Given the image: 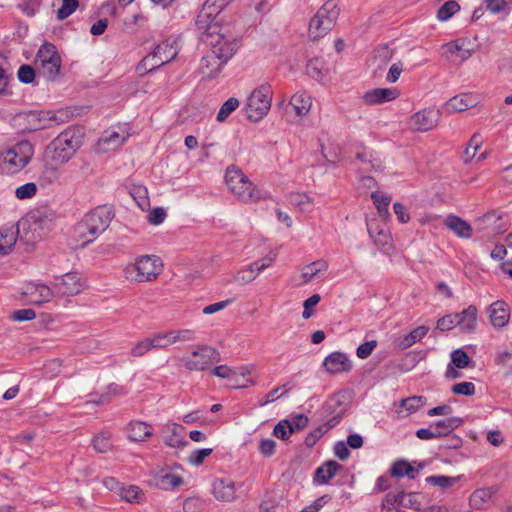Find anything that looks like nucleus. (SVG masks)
<instances>
[{
	"label": "nucleus",
	"mask_w": 512,
	"mask_h": 512,
	"mask_svg": "<svg viewBox=\"0 0 512 512\" xmlns=\"http://www.w3.org/2000/svg\"><path fill=\"white\" fill-rule=\"evenodd\" d=\"M114 217L112 207L103 205L87 213L74 227L75 237L83 244L93 242L110 225Z\"/></svg>",
	"instance_id": "f257e3e1"
},
{
	"label": "nucleus",
	"mask_w": 512,
	"mask_h": 512,
	"mask_svg": "<svg viewBox=\"0 0 512 512\" xmlns=\"http://www.w3.org/2000/svg\"><path fill=\"white\" fill-rule=\"evenodd\" d=\"M81 144V135L78 131L68 128L47 145L45 154L53 164L62 166L74 157Z\"/></svg>",
	"instance_id": "f03ea898"
},
{
	"label": "nucleus",
	"mask_w": 512,
	"mask_h": 512,
	"mask_svg": "<svg viewBox=\"0 0 512 512\" xmlns=\"http://www.w3.org/2000/svg\"><path fill=\"white\" fill-rule=\"evenodd\" d=\"M203 41L210 46V51L224 63H228L238 50L239 40L227 35L217 24L208 25Z\"/></svg>",
	"instance_id": "7ed1b4c3"
},
{
	"label": "nucleus",
	"mask_w": 512,
	"mask_h": 512,
	"mask_svg": "<svg viewBox=\"0 0 512 512\" xmlns=\"http://www.w3.org/2000/svg\"><path fill=\"white\" fill-rule=\"evenodd\" d=\"M339 15L340 8L335 0L325 2L309 22V39L318 41L326 36L336 24Z\"/></svg>",
	"instance_id": "20e7f679"
},
{
	"label": "nucleus",
	"mask_w": 512,
	"mask_h": 512,
	"mask_svg": "<svg viewBox=\"0 0 512 512\" xmlns=\"http://www.w3.org/2000/svg\"><path fill=\"white\" fill-rule=\"evenodd\" d=\"M33 154L29 141L18 142L0 155V169L6 174H15L26 167Z\"/></svg>",
	"instance_id": "39448f33"
},
{
	"label": "nucleus",
	"mask_w": 512,
	"mask_h": 512,
	"mask_svg": "<svg viewBox=\"0 0 512 512\" xmlns=\"http://www.w3.org/2000/svg\"><path fill=\"white\" fill-rule=\"evenodd\" d=\"M225 180L231 193L243 202H253L259 199V191L248 177L234 166L228 167Z\"/></svg>",
	"instance_id": "423d86ee"
},
{
	"label": "nucleus",
	"mask_w": 512,
	"mask_h": 512,
	"mask_svg": "<svg viewBox=\"0 0 512 512\" xmlns=\"http://www.w3.org/2000/svg\"><path fill=\"white\" fill-rule=\"evenodd\" d=\"M162 270V261L154 255L139 256L132 265L126 267V277L137 282L152 281Z\"/></svg>",
	"instance_id": "0eeeda50"
},
{
	"label": "nucleus",
	"mask_w": 512,
	"mask_h": 512,
	"mask_svg": "<svg viewBox=\"0 0 512 512\" xmlns=\"http://www.w3.org/2000/svg\"><path fill=\"white\" fill-rule=\"evenodd\" d=\"M272 95V88L268 84L256 88L247 99L245 106L247 118L253 122L263 119L271 108Z\"/></svg>",
	"instance_id": "6e6552de"
},
{
	"label": "nucleus",
	"mask_w": 512,
	"mask_h": 512,
	"mask_svg": "<svg viewBox=\"0 0 512 512\" xmlns=\"http://www.w3.org/2000/svg\"><path fill=\"white\" fill-rule=\"evenodd\" d=\"M177 54L178 51L172 44L162 42L139 62L136 71L141 76L150 73L175 59Z\"/></svg>",
	"instance_id": "1a4fd4ad"
},
{
	"label": "nucleus",
	"mask_w": 512,
	"mask_h": 512,
	"mask_svg": "<svg viewBox=\"0 0 512 512\" xmlns=\"http://www.w3.org/2000/svg\"><path fill=\"white\" fill-rule=\"evenodd\" d=\"M220 353L213 347L200 345L190 356L181 359L184 367L190 371H203L213 363L220 361Z\"/></svg>",
	"instance_id": "9d476101"
},
{
	"label": "nucleus",
	"mask_w": 512,
	"mask_h": 512,
	"mask_svg": "<svg viewBox=\"0 0 512 512\" xmlns=\"http://www.w3.org/2000/svg\"><path fill=\"white\" fill-rule=\"evenodd\" d=\"M440 118V110L432 108L423 109L410 117L409 126L414 131L426 132L436 127Z\"/></svg>",
	"instance_id": "9b49d317"
},
{
	"label": "nucleus",
	"mask_w": 512,
	"mask_h": 512,
	"mask_svg": "<svg viewBox=\"0 0 512 512\" xmlns=\"http://www.w3.org/2000/svg\"><path fill=\"white\" fill-rule=\"evenodd\" d=\"M19 117L25 122V129L28 131L50 128L51 123L58 120L57 115L51 111H28Z\"/></svg>",
	"instance_id": "f8f14e48"
},
{
	"label": "nucleus",
	"mask_w": 512,
	"mask_h": 512,
	"mask_svg": "<svg viewBox=\"0 0 512 512\" xmlns=\"http://www.w3.org/2000/svg\"><path fill=\"white\" fill-rule=\"evenodd\" d=\"M182 469L180 464L166 466L158 470L154 475V481L158 488L163 490H171L183 484V477L175 473L174 470Z\"/></svg>",
	"instance_id": "ddd939ff"
},
{
	"label": "nucleus",
	"mask_w": 512,
	"mask_h": 512,
	"mask_svg": "<svg viewBox=\"0 0 512 512\" xmlns=\"http://www.w3.org/2000/svg\"><path fill=\"white\" fill-rule=\"evenodd\" d=\"M355 158L362 164L364 172L380 171L383 168L379 154L362 143L356 147Z\"/></svg>",
	"instance_id": "4468645a"
},
{
	"label": "nucleus",
	"mask_w": 512,
	"mask_h": 512,
	"mask_svg": "<svg viewBox=\"0 0 512 512\" xmlns=\"http://www.w3.org/2000/svg\"><path fill=\"white\" fill-rule=\"evenodd\" d=\"M55 287L57 292L66 295L74 296L80 293L83 289V282L81 281L78 272H69L55 278Z\"/></svg>",
	"instance_id": "2eb2a0df"
},
{
	"label": "nucleus",
	"mask_w": 512,
	"mask_h": 512,
	"mask_svg": "<svg viewBox=\"0 0 512 512\" xmlns=\"http://www.w3.org/2000/svg\"><path fill=\"white\" fill-rule=\"evenodd\" d=\"M322 365L330 374L345 373L352 369V363L349 357L339 351L332 352L326 356Z\"/></svg>",
	"instance_id": "dca6fc26"
},
{
	"label": "nucleus",
	"mask_w": 512,
	"mask_h": 512,
	"mask_svg": "<svg viewBox=\"0 0 512 512\" xmlns=\"http://www.w3.org/2000/svg\"><path fill=\"white\" fill-rule=\"evenodd\" d=\"M23 295L29 298L33 305H41L49 302L53 298V290L42 283H28L25 286Z\"/></svg>",
	"instance_id": "f3484780"
},
{
	"label": "nucleus",
	"mask_w": 512,
	"mask_h": 512,
	"mask_svg": "<svg viewBox=\"0 0 512 512\" xmlns=\"http://www.w3.org/2000/svg\"><path fill=\"white\" fill-rule=\"evenodd\" d=\"M479 102L478 96L473 93H461L450 98L444 108L450 113L463 112L475 107Z\"/></svg>",
	"instance_id": "a211bd4d"
},
{
	"label": "nucleus",
	"mask_w": 512,
	"mask_h": 512,
	"mask_svg": "<svg viewBox=\"0 0 512 512\" xmlns=\"http://www.w3.org/2000/svg\"><path fill=\"white\" fill-rule=\"evenodd\" d=\"M185 432V427L180 424L170 423L165 425L163 428L164 443L173 448H183L188 444L185 439Z\"/></svg>",
	"instance_id": "6ab92c4d"
},
{
	"label": "nucleus",
	"mask_w": 512,
	"mask_h": 512,
	"mask_svg": "<svg viewBox=\"0 0 512 512\" xmlns=\"http://www.w3.org/2000/svg\"><path fill=\"white\" fill-rule=\"evenodd\" d=\"M226 65L210 50L202 57L200 61V73L204 78L212 79L217 77Z\"/></svg>",
	"instance_id": "aec40b11"
},
{
	"label": "nucleus",
	"mask_w": 512,
	"mask_h": 512,
	"mask_svg": "<svg viewBox=\"0 0 512 512\" xmlns=\"http://www.w3.org/2000/svg\"><path fill=\"white\" fill-rule=\"evenodd\" d=\"M399 96L395 88H374L366 91L362 99L367 105H378L390 102Z\"/></svg>",
	"instance_id": "412c9836"
},
{
	"label": "nucleus",
	"mask_w": 512,
	"mask_h": 512,
	"mask_svg": "<svg viewBox=\"0 0 512 512\" xmlns=\"http://www.w3.org/2000/svg\"><path fill=\"white\" fill-rule=\"evenodd\" d=\"M442 49L445 54H456L461 61H466L474 53V48L468 38H459L455 41L448 42L442 46Z\"/></svg>",
	"instance_id": "4be33fe9"
},
{
	"label": "nucleus",
	"mask_w": 512,
	"mask_h": 512,
	"mask_svg": "<svg viewBox=\"0 0 512 512\" xmlns=\"http://www.w3.org/2000/svg\"><path fill=\"white\" fill-rule=\"evenodd\" d=\"M214 497L222 502H231L236 499L235 483L230 479H216L212 485Z\"/></svg>",
	"instance_id": "5701e85b"
},
{
	"label": "nucleus",
	"mask_w": 512,
	"mask_h": 512,
	"mask_svg": "<svg viewBox=\"0 0 512 512\" xmlns=\"http://www.w3.org/2000/svg\"><path fill=\"white\" fill-rule=\"evenodd\" d=\"M489 317L494 327H504L510 318L509 305L504 301H495L489 307Z\"/></svg>",
	"instance_id": "b1692460"
},
{
	"label": "nucleus",
	"mask_w": 512,
	"mask_h": 512,
	"mask_svg": "<svg viewBox=\"0 0 512 512\" xmlns=\"http://www.w3.org/2000/svg\"><path fill=\"white\" fill-rule=\"evenodd\" d=\"M341 468L342 466L334 460L324 462L316 469L313 483L316 485L327 484Z\"/></svg>",
	"instance_id": "393cba45"
},
{
	"label": "nucleus",
	"mask_w": 512,
	"mask_h": 512,
	"mask_svg": "<svg viewBox=\"0 0 512 512\" xmlns=\"http://www.w3.org/2000/svg\"><path fill=\"white\" fill-rule=\"evenodd\" d=\"M477 308L474 305L468 306L463 311L456 313L457 317V326L461 329L462 332L472 333L475 331L477 326Z\"/></svg>",
	"instance_id": "a878e982"
},
{
	"label": "nucleus",
	"mask_w": 512,
	"mask_h": 512,
	"mask_svg": "<svg viewBox=\"0 0 512 512\" xmlns=\"http://www.w3.org/2000/svg\"><path fill=\"white\" fill-rule=\"evenodd\" d=\"M120 131L116 129L106 130L102 136L99 138L98 143L106 145V149H116L125 143L129 137V134L119 128Z\"/></svg>",
	"instance_id": "bb28decb"
},
{
	"label": "nucleus",
	"mask_w": 512,
	"mask_h": 512,
	"mask_svg": "<svg viewBox=\"0 0 512 512\" xmlns=\"http://www.w3.org/2000/svg\"><path fill=\"white\" fill-rule=\"evenodd\" d=\"M328 263L323 259L316 260L302 268L301 277L302 285L308 284L315 278L320 277L328 270Z\"/></svg>",
	"instance_id": "cd10ccee"
},
{
	"label": "nucleus",
	"mask_w": 512,
	"mask_h": 512,
	"mask_svg": "<svg viewBox=\"0 0 512 512\" xmlns=\"http://www.w3.org/2000/svg\"><path fill=\"white\" fill-rule=\"evenodd\" d=\"M444 223L447 228L453 231L458 237L470 238L472 236L471 225L458 216L449 215L446 217Z\"/></svg>",
	"instance_id": "c85d7f7f"
},
{
	"label": "nucleus",
	"mask_w": 512,
	"mask_h": 512,
	"mask_svg": "<svg viewBox=\"0 0 512 512\" xmlns=\"http://www.w3.org/2000/svg\"><path fill=\"white\" fill-rule=\"evenodd\" d=\"M423 468L422 464H419L418 469L414 468L407 460L400 459L395 461L391 468L390 473L394 477L407 476L410 479H414L419 473L420 469Z\"/></svg>",
	"instance_id": "c756f323"
},
{
	"label": "nucleus",
	"mask_w": 512,
	"mask_h": 512,
	"mask_svg": "<svg viewBox=\"0 0 512 512\" xmlns=\"http://www.w3.org/2000/svg\"><path fill=\"white\" fill-rule=\"evenodd\" d=\"M289 105L297 116H304L311 108V97L306 92H297L291 97Z\"/></svg>",
	"instance_id": "7c9ffc66"
},
{
	"label": "nucleus",
	"mask_w": 512,
	"mask_h": 512,
	"mask_svg": "<svg viewBox=\"0 0 512 512\" xmlns=\"http://www.w3.org/2000/svg\"><path fill=\"white\" fill-rule=\"evenodd\" d=\"M367 230L374 243L378 246H386L390 241V234L385 227H381L376 220L367 222Z\"/></svg>",
	"instance_id": "2f4dec72"
},
{
	"label": "nucleus",
	"mask_w": 512,
	"mask_h": 512,
	"mask_svg": "<svg viewBox=\"0 0 512 512\" xmlns=\"http://www.w3.org/2000/svg\"><path fill=\"white\" fill-rule=\"evenodd\" d=\"M463 420L459 417H449L447 419L438 420L431 424L435 433L439 434V438L450 435L456 428L461 426Z\"/></svg>",
	"instance_id": "473e14b6"
},
{
	"label": "nucleus",
	"mask_w": 512,
	"mask_h": 512,
	"mask_svg": "<svg viewBox=\"0 0 512 512\" xmlns=\"http://www.w3.org/2000/svg\"><path fill=\"white\" fill-rule=\"evenodd\" d=\"M428 331L429 327L425 325L416 327L399 340L398 348L400 350H406L410 348L415 343L421 341L427 335Z\"/></svg>",
	"instance_id": "72a5a7b5"
},
{
	"label": "nucleus",
	"mask_w": 512,
	"mask_h": 512,
	"mask_svg": "<svg viewBox=\"0 0 512 512\" xmlns=\"http://www.w3.org/2000/svg\"><path fill=\"white\" fill-rule=\"evenodd\" d=\"M152 434L149 424L142 421H133L128 425V437L132 441H145Z\"/></svg>",
	"instance_id": "f704fd0d"
},
{
	"label": "nucleus",
	"mask_w": 512,
	"mask_h": 512,
	"mask_svg": "<svg viewBox=\"0 0 512 512\" xmlns=\"http://www.w3.org/2000/svg\"><path fill=\"white\" fill-rule=\"evenodd\" d=\"M17 232L13 227L0 229V256L9 254L17 241Z\"/></svg>",
	"instance_id": "c9c22d12"
},
{
	"label": "nucleus",
	"mask_w": 512,
	"mask_h": 512,
	"mask_svg": "<svg viewBox=\"0 0 512 512\" xmlns=\"http://www.w3.org/2000/svg\"><path fill=\"white\" fill-rule=\"evenodd\" d=\"M340 420V417H334L331 420L319 425L312 432H310L305 438V445L307 447H312L316 444V442L326 434L330 429H332Z\"/></svg>",
	"instance_id": "e433bc0d"
},
{
	"label": "nucleus",
	"mask_w": 512,
	"mask_h": 512,
	"mask_svg": "<svg viewBox=\"0 0 512 512\" xmlns=\"http://www.w3.org/2000/svg\"><path fill=\"white\" fill-rule=\"evenodd\" d=\"M424 502V496L416 492H400V505L399 507L420 511Z\"/></svg>",
	"instance_id": "4c0bfd02"
},
{
	"label": "nucleus",
	"mask_w": 512,
	"mask_h": 512,
	"mask_svg": "<svg viewBox=\"0 0 512 512\" xmlns=\"http://www.w3.org/2000/svg\"><path fill=\"white\" fill-rule=\"evenodd\" d=\"M119 492L121 498L130 503H141L145 500V493L136 485L122 486Z\"/></svg>",
	"instance_id": "58836bf2"
},
{
	"label": "nucleus",
	"mask_w": 512,
	"mask_h": 512,
	"mask_svg": "<svg viewBox=\"0 0 512 512\" xmlns=\"http://www.w3.org/2000/svg\"><path fill=\"white\" fill-rule=\"evenodd\" d=\"M371 198L377 208L379 216L383 219H387L390 216L388 206L391 202V197L375 191L371 193Z\"/></svg>",
	"instance_id": "ea45409f"
},
{
	"label": "nucleus",
	"mask_w": 512,
	"mask_h": 512,
	"mask_svg": "<svg viewBox=\"0 0 512 512\" xmlns=\"http://www.w3.org/2000/svg\"><path fill=\"white\" fill-rule=\"evenodd\" d=\"M41 67L40 73L47 79V80H55L57 75L60 72L61 69V58L54 57V59L44 62L39 65Z\"/></svg>",
	"instance_id": "a19ab883"
},
{
	"label": "nucleus",
	"mask_w": 512,
	"mask_h": 512,
	"mask_svg": "<svg viewBox=\"0 0 512 512\" xmlns=\"http://www.w3.org/2000/svg\"><path fill=\"white\" fill-rule=\"evenodd\" d=\"M92 445L95 451L98 453H106L110 451L113 447L111 434L108 432H100L94 436Z\"/></svg>",
	"instance_id": "79ce46f5"
},
{
	"label": "nucleus",
	"mask_w": 512,
	"mask_h": 512,
	"mask_svg": "<svg viewBox=\"0 0 512 512\" xmlns=\"http://www.w3.org/2000/svg\"><path fill=\"white\" fill-rule=\"evenodd\" d=\"M59 56L60 55L58 54L56 47L53 44L44 43L43 45H41V47L39 48V50L37 52L35 62L37 65H40L44 62H48V61L54 59V57H59Z\"/></svg>",
	"instance_id": "37998d69"
},
{
	"label": "nucleus",
	"mask_w": 512,
	"mask_h": 512,
	"mask_svg": "<svg viewBox=\"0 0 512 512\" xmlns=\"http://www.w3.org/2000/svg\"><path fill=\"white\" fill-rule=\"evenodd\" d=\"M459 479L460 476L451 477L445 475H432L426 478V482L435 487H439L442 490H445L453 486Z\"/></svg>",
	"instance_id": "c03bdc74"
},
{
	"label": "nucleus",
	"mask_w": 512,
	"mask_h": 512,
	"mask_svg": "<svg viewBox=\"0 0 512 512\" xmlns=\"http://www.w3.org/2000/svg\"><path fill=\"white\" fill-rule=\"evenodd\" d=\"M59 179V171L56 167L46 164L39 175V183L41 186H48L55 183Z\"/></svg>",
	"instance_id": "a18cd8bd"
},
{
	"label": "nucleus",
	"mask_w": 512,
	"mask_h": 512,
	"mask_svg": "<svg viewBox=\"0 0 512 512\" xmlns=\"http://www.w3.org/2000/svg\"><path fill=\"white\" fill-rule=\"evenodd\" d=\"M238 106L239 100L237 98L231 97L226 100L218 111L217 121L224 122L230 114L238 108Z\"/></svg>",
	"instance_id": "49530a36"
},
{
	"label": "nucleus",
	"mask_w": 512,
	"mask_h": 512,
	"mask_svg": "<svg viewBox=\"0 0 512 512\" xmlns=\"http://www.w3.org/2000/svg\"><path fill=\"white\" fill-rule=\"evenodd\" d=\"M460 9L459 4L454 0L445 2L438 10L437 16L441 21L451 18Z\"/></svg>",
	"instance_id": "de8ad7c7"
},
{
	"label": "nucleus",
	"mask_w": 512,
	"mask_h": 512,
	"mask_svg": "<svg viewBox=\"0 0 512 512\" xmlns=\"http://www.w3.org/2000/svg\"><path fill=\"white\" fill-rule=\"evenodd\" d=\"M457 315L456 313L447 314L440 319H438L436 323L435 330H438L440 332H447L452 330L454 327L457 326Z\"/></svg>",
	"instance_id": "09e8293b"
},
{
	"label": "nucleus",
	"mask_w": 512,
	"mask_h": 512,
	"mask_svg": "<svg viewBox=\"0 0 512 512\" xmlns=\"http://www.w3.org/2000/svg\"><path fill=\"white\" fill-rule=\"evenodd\" d=\"M323 68L324 61L321 58L310 59L306 67L308 75L317 80L323 77Z\"/></svg>",
	"instance_id": "8fccbe9b"
},
{
	"label": "nucleus",
	"mask_w": 512,
	"mask_h": 512,
	"mask_svg": "<svg viewBox=\"0 0 512 512\" xmlns=\"http://www.w3.org/2000/svg\"><path fill=\"white\" fill-rule=\"evenodd\" d=\"M426 402L423 396H412L401 400V407L405 408L409 413L416 412Z\"/></svg>",
	"instance_id": "3c124183"
},
{
	"label": "nucleus",
	"mask_w": 512,
	"mask_h": 512,
	"mask_svg": "<svg viewBox=\"0 0 512 512\" xmlns=\"http://www.w3.org/2000/svg\"><path fill=\"white\" fill-rule=\"evenodd\" d=\"M168 337L171 345L179 341H191L195 338V333L190 329L168 331Z\"/></svg>",
	"instance_id": "603ef678"
},
{
	"label": "nucleus",
	"mask_w": 512,
	"mask_h": 512,
	"mask_svg": "<svg viewBox=\"0 0 512 512\" xmlns=\"http://www.w3.org/2000/svg\"><path fill=\"white\" fill-rule=\"evenodd\" d=\"M107 389V395H102L98 400H93L92 402L96 404H105L110 401L108 395L118 396L125 395L128 393V390L124 386L118 385L116 383L110 384Z\"/></svg>",
	"instance_id": "864d4df0"
},
{
	"label": "nucleus",
	"mask_w": 512,
	"mask_h": 512,
	"mask_svg": "<svg viewBox=\"0 0 512 512\" xmlns=\"http://www.w3.org/2000/svg\"><path fill=\"white\" fill-rule=\"evenodd\" d=\"M470 358L468 354L462 349H456L451 353V364L457 369H464L468 367Z\"/></svg>",
	"instance_id": "5fc2aeb1"
},
{
	"label": "nucleus",
	"mask_w": 512,
	"mask_h": 512,
	"mask_svg": "<svg viewBox=\"0 0 512 512\" xmlns=\"http://www.w3.org/2000/svg\"><path fill=\"white\" fill-rule=\"evenodd\" d=\"M490 498L491 493L489 489L482 488L477 489L472 493L470 501L474 507L481 508Z\"/></svg>",
	"instance_id": "6e6d98bb"
},
{
	"label": "nucleus",
	"mask_w": 512,
	"mask_h": 512,
	"mask_svg": "<svg viewBox=\"0 0 512 512\" xmlns=\"http://www.w3.org/2000/svg\"><path fill=\"white\" fill-rule=\"evenodd\" d=\"M78 0H63L62 6L57 10V18L64 20L68 18L78 7Z\"/></svg>",
	"instance_id": "4d7b16f0"
},
{
	"label": "nucleus",
	"mask_w": 512,
	"mask_h": 512,
	"mask_svg": "<svg viewBox=\"0 0 512 512\" xmlns=\"http://www.w3.org/2000/svg\"><path fill=\"white\" fill-rule=\"evenodd\" d=\"M257 276V273H254V270L249 266L244 269L239 270L236 275L233 277V281L244 285L252 282Z\"/></svg>",
	"instance_id": "13d9d810"
},
{
	"label": "nucleus",
	"mask_w": 512,
	"mask_h": 512,
	"mask_svg": "<svg viewBox=\"0 0 512 512\" xmlns=\"http://www.w3.org/2000/svg\"><path fill=\"white\" fill-rule=\"evenodd\" d=\"M212 452L213 449L211 448L196 449L189 455L188 462L192 465L199 466L204 462L206 457L212 454Z\"/></svg>",
	"instance_id": "bf43d9fd"
},
{
	"label": "nucleus",
	"mask_w": 512,
	"mask_h": 512,
	"mask_svg": "<svg viewBox=\"0 0 512 512\" xmlns=\"http://www.w3.org/2000/svg\"><path fill=\"white\" fill-rule=\"evenodd\" d=\"M37 192V186L33 182H28L15 190V196L20 199L32 198Z\"/></svg>",
	"instance_id": "052dcab7"
},
{
	"label": "nucleus",
	"mask_w": 512,
	"mask_h": 512,
	"mask_svg": "<svg viewBox=\"0 0 512 512\" xmlns=\"http://www.w3.org/2000/svg\"><path fill=\"white\" fill-rule=\"evenodd\" d=\"M154 348L164 349L171 345L168 332H160L148 338Z\"/></svg>",
	"instance_id": "680f3d73"
},
{
	"label": "nucleus",
	"mask_w": 512,
	"mask_h": 512,
	"mask_svg": "<svg viewBox=\"0 0 512 512\" xmlns=\"http://www.w3.org/2000/svg\"><path fill=\"white\" fill-rule=\"evenodd\" d=\"M481 143H482V141H481L480 134H474L471 137V139L465 149V155L467 156V159L465 160V162H467L468 160H471L472 158L475 157L477 150L481 146Z\"/></svg>",
	"instance_id": "e2e57ef3"
},
{
	"label": "nucleus",
	"mask_w": 512,
	"mask_h": 512,
	"mask_svg": "<svg viewBox=\"0 0 512 512\" xmlns=\"http://www.w3.org/2000/svg\"><path fill=\"white\" fill-rule=\"evenodd\" d=\"M273 434L279 439L287 440L292 434L289 429V420L279 421L273 429Z\"/></svg>",
	"instance_id": "0e129e2a"
},
{
	"label": "nucleus",
	"mask_w": 512,
	"mask_h": 512,
	"mask_svg": "<svg viewBox=\"0 0 512 512\" xmlns=\"http://www.w3.org/2000/svg\"><path fill=\"white\" fill-rule=\"evenodd\" d=\"M454 394L472 396L475 394V385L472 382H460L451 388Z\"/></svg>",
	"instance_id": "69168bd1"
},
{
	"label": "nucleus",
	"mask_w": 512,
	"mask_h": 512,
	"mask_svg": "<svg viewBox=\"0 0 512 512\" xmlns=\"http://www.w3.org/2000/svg\"><path fill=\"white\" fill-rule=\"evenodd\" d=\"M153 349V344L150 343L148 338H145L136 343L131 349V355L134 357H141Z\"/></svg>",
	"instance_id": "338daca9"
},
{
	"label": "nucleus",
	"mask_w": 512,
	"mask_h": 512,
	"mask_svg": "<svg viewBox=\"0 0 512 512\" xmlns=\"http://www.w3.org/2000/svg\"><path fill=\"white\" fill-rule=\"evenodd\" d=\"M496 364L506 369V375H512V353H501L496 359Z\"/></svg>",
	"instance_id": "774afa93"
}]
</instances>
